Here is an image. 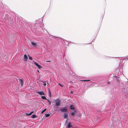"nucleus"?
<instances>
[{
	"label": "nucleus",
	"mask_w": 128,
	"mask_h": 128,
	"mask_svg": "<svg viewBox=\"0 0 128 128\" xmlns=\"http://www.w3.org/2000/svg\"><path fill=\"white\" fill-rule=\"evenodd\" d=\"M114 76L116 78V80L117 82V83L116 84H115V86H116L117 88L118 87L119 88L120 87L119 85L120 82V79L118 77H117V76H115V75H114Z\"/></svg>",
	"instance_id": "f257e3e1"
},
{
	"label": "nucleus",
	"mask_w": 128,
	"mask_h": 128,
	"mask_svg": "<svg viewBox=\"0 0 128 128\" xmlns=\"http://www.w3.org/2000/svg\"><path fill=\"white\" fill-rule=\"evenodd\" d=\"M55 106H59L60 105V101L58 99L56 100V101Z\"/></svg>",
	"instance_id": "f03ea898"
},
{
	"label": "nucleus",
	"mask_w": 128,
	"mask_h": 128,
	"mask_svg": "<svg viewBox=\"0 0 128 128\" xmlns=\"http://www.w3.org/2000/svg\"><path fill=\"white\" fill-rule=\"evenodd\" d=\"M120 70L118 69H116V74L118 76L120 74Z\"/></svg>",
	"instance_id": "7ed1b4c3"
},
{
	"label": "nucleus",
	"mask_w": 128,
	"mask_h": 128,
	"mask_svg": "<svg viewBox=\"0 0 128 128\" xmlns=\"http://www.w3.org/2000/svg\"><path fill=\"white\" fill-rule=\"evenodd\" d=\"M60 111L62 112H65L67 111V109L66 108H63L61 109Z\"/></svg>",
	"instance_id": "20e7f679"
},
{
	"label": "nucleus",
	"mask_w": 128,
	"mask_h": 128,
	"mask_svg": "<svg viewBox=\"0 0 128 128\" xmlns=\"http://www.w3.org/2000/svg\"><path fill=\"white\" fill-rule=\"evenodd\" d=\"M37 93L40 95H45L44 93L43 92V91L38 92Z\"/></svg>",
	"instance_id": "39448f33"
},
{
	"label": "nucleus",
	"mask_w": 128,
	"mask_h": 128,
	"mask_svg": "<svg viewBox=\"0 0 128 128\" xmlns=\"http://www.w3.org/2000/svg\"><path fill=\"white\" fill-rule=\"evenodd\" d=\"M92 80H81V78H80V81H85V82H88V81H90V83H92L91 82H92Z\"/></svg>",
	"instance_id": "423d86ee"
},
{
	"label": "nucleus",
	"mask_w": 128,
	"mask_h": 128,
	"mask_svg": "<svg viewBox=\"0 0 128 128\" xmlns=\"http://www.w3.org/2000/svg\"><path fill=\"white\" fill-rule=\"evenodd\" d=\"M24 61H27V59L28 58L26 54H25L24 56Z\"/></svg>",
	"instance_id": "0eeeda50"
},
{
	"label": "nucleus",
	"mask_w": 128,
	"mask_h": 128,
	"mask_svg": "<svg viewBox=\"0 0 128 128\" xmlns=\"http://www.w3.org/2000/svg\"><path fill=\"white\" fill-rule=\"evenodd\" d=\"M18 80L20 81V83L21 84L22 86L23 84V80L22 79H19Z\"/></svg>",
	"instance_id": "6e6552de"
},
{
	"label": "nucleus",
	"mask_w": 128,
	"mask_h": 128,
	"mask_svg": "<svg viewBox=\"0 0 128 128\" xmlns=\"http://www.w3.org/2000/svg\"><path fill=\"white\" fill-rule=\"evenodd\" d=\"M72 127V125L71 122H69L68 125V128H70V127Z\"/></svg>",
	"instance_id": "1a4fd4ad"
},
{
	"label": "nucleus",
	"mask_w": 128,
	"mask_h": 128,
	"mask_svg": "<svg viewBox=\"0 0 128 128\" xmlns=\"http://www.w3.org/2000/svg\"><path fill=\"white\" fill-rule=\"evenodd\" d=\"M64 118H66L68 117V114L66 113H64Z\"/></svg>",
	"instance_id": "9d476101"
},
{
	"label": "nucleus",
	"mask_w": 128,
	"mask_h": 128,
	"mask_svg": "<svg viewBox=\"0 0 128 128\" xmlns=\"http://www.w3.org/2000/svg\"><path fill=\"white\" fill-rule=\"evenodd\" d=\"M31 44H32L34 46H36V43L33 42H31Z\"/></svg>",
	"instance_id": "9b49d317"
},
{
	"label": "nucleus",
	"mask_w": 128,
	"mask_h": 128,
	"mask_svg": "<svg viewBox=\"0 0 128 128\" xmlns=\"http://www.w3.org/2000/svg\"><path fill=\"white\" fill-rule=\"evenodd\" d=\"M41 98H42L43 99H45L46 100H47V99L46 98V97L44 96H41Z\"/></svg>",
	"instance_id": "f8f14e48"
},
{
	"label": "nucleus",
	"mask_w": 128,
	"mask_h": 128,
	"mask_svg": "<svg viewBox=\"0 0 128 128\" xmlns=\"http://www.w3.org/2000/svg\"><path fill=\"white\" fill-rule=\"evenodd\" d=\"M33 62H34V64L36 66H37L39 64L36 62L34 61H33Z\"/></svg>",
	"instance_id": "ddd939ff"
},
{
	"label": "nucleus",
	"mask_w": 128,
	"mask_h": 128,
	"mask_svg": "<svg viewBox=\"0 0 128 128\" xmlns=\"http://www.w3.org/2000/svg\"><path fill=\"white\" fill-rule=\"evenodd\" d=\"M33 62H34V64L36 66H37L39 64L36 62L34 61H33Z\"/></svg>",
	"instance_id": "4468645a"
},
{
	"label": "nucleus",
	"mask_w": 128,
	"mask_h": 128,
	"mask_svg": "<svg viewBox=\"0 0 128 128\" xmlns=\"http://www.w3.org/2000/svg\"><path fill=\"white\" fill-rule=\"evenodd\" d=\"M70 108L71 109H74V107H73L72 105H71L70 106Z\"/></svg>",
	"instance_id": "2eb2a0df"
},
{
	"label": "nucleus",
	"mask_w": 128,
	"mask_h": 128,
	"mask_svg": "<svg viewBox=\"0 0 128 128\" xmlns=\"http://www.w3.org/2000/svg\"><path fill=\"white\" fill-rule=\"evenodd\" d=\"M46 110V108L44 109L41 112V114H42L44 112H45Z\"/></svg>",
	"instance_id": "dca6fc26"
},
{
	"label": "nucleus",
	"mask_w": 128,
	"mask_h": 128,
	"mask_svg": "<svg viewBox=\"0 0 128 128\" xmlns=\"http://www.w3.org/2000/svg\"><path fill=\"white\" fill-rule=\"evenodd\" d=\"M32 117L33 118H34L36 117V115H33L32 116Z\"/></svg>",
	"instance_id": "f3484780"
},
{
	"label": "nucleus",
	"mask_w": 128,
	"mask_h": 128,
	"mask_svg": "<svg viewBox=\"0 0 128 128\" xmlns=\"http://www.w3.org/2000/svg\"><path fill=\"white\" fill-rule=\"evenodd\" d=\"M40 69L42 68V67L40 65H38V66H37Z\"/></svg>",
	"instance_id": "a211bd4d"
},
{
	"label": "nucleus",
	"mask_w": 128,
	"mask_h": 128,
	"mask_svg": "<svg viewBox=\"0 0 128 128\" xmlns=\"http://www.w3.org/2000/svg\"><path fill=\"white\" fill-rule=\"evenodd\" d=\"M45 116L46 117H48L50 116V114H46Z\"/></svg>",
	"instance_id": "6ab92c4d"
},
{
	"label": "nucleus",
	"mask_w": 128,
	"mask_h": 128,
	"mask_svg": "<svg viewBox=\"0 0 128 128\" xmlns=\"http://www.w3.org/2000/svg\"><path fill=\"white\" fill-rule=\"evenodd\" d=\"M49 96H50V97H51V92H50V90H49Z\"/></svg>",
	"instance_id": "aec40b11"
},
{
	"label": "nucleus",
	"mask_w": 128,
	"mask_h": 128,
	"mask_svg": "<svg viewBox=\"0 0 128 128\" xmlns=\"http://www.w3.org/2000/svg\"><path fill=\"white\" fill-rule=\"evenodd\" d=\"M47 100L48 102L49 103V104L50 105L51 104V102H50V101L49 100H48L47 99V100Z\"/></svg>",
	"instance_id": "412c9836"
},
{
	"label": "nucleus",
	"mask_w": 128,
	"mask_h": 128,
	"mask_svg": "<svg viewBox=\"0 0 128 128\" xmlns=\"http://www.w3.org/2000/svg\"><path fill=\"white\" fill-rule=\"evenodd\" d=\"M28 56L29 57V59L30 60H32V57H30V56H29V55H28Z\"/></svg>",
	"instance_id": "4be33fe9"
},
{
	"label": "nucleus",
	"mask_w": 128,
	"mask_h": 128,
	"mask_svg": "<svg viewBox=\"0 0 128 128\" xmlns=\"http://www.w3.org/2000/svg\"><path fill=\"white\" fill-rule=\"evenodd\" d=\"M74 112H72L71 113V115L72 116H74Z\"/></svg>",
	"instance_id": "5701e85b"
},
{
	"label": "nucleus",
	"mask_w": 128,
	"mask_h": 128,
	"mask_svg": "<svg viewBox=\"0 0 128 128\" xmlns=\"http://www.w3.org/2000/svg\"><path fill=\"white\" fill-rule=\"evenodd\" d=\"M42 82H43V83H44V86H46V84L45 83V82H43V81H41Z\"/></svg>",
	"instance_id": "b1692460"
},
{
	"label": "nucleus",
	"mask_w": 128,
	"mask_h": 128,
	"mask_svg": "<svg viewBox=\"0 0 128 128\" xmlns=\"http://www.w3.org/2000/svg\"><path fill=\"white\" fill-rule=\"evenodd\" d=\"M26 114L28 116H30L31 115L30 113L28 114L27 113H26Z\"/></svg>",
	"instance_id": "393cba45"
},
{
	"label": "nucleus",
	"mask_w": 128,
	"mask_h": 128,
	"mask_svg": "<svg viewBox=\"0 0 128 128\" xmlns=\"http://www.w3.org/2000/svg\"><path fill=\"white\" fill-rule=\"evenodd\" d=\"M59 84L62 87H63V85H62L60 84Z\"/></svg>",
	"instance_id": "a878e982"
},
{
	"label": "nucleus",
	"mask_w": 128,
	"mask_h": 128,
	"mask_svg": "<svg viewBox=\"0 0 128 128\" xmlns=\"http://www.w3.org/2000/svg\"><path fill=\"white\" fill-rule=\"evenodd\" d=\"M34 113V112L33 111H32V112H30V114H32V113Z\"/></svg>",
	"instance_id": "bb28decb"
},
{
	"label": "nucleus",
	"mask_w": 128,
	"mask_h": 128,
	"mask_svg": "<svg viewBox=\"0 0 128 128\" xmlns=\"http://www.w3.org/2000/svg\"><path fill=\"white\" fill-rule=\"evenodd\" d=\"M126 58V60H128V58H127V57L126 58Z\"/></svg>",
	"instance_id": "cd10ccee"
},
{
	"label": "nucleus",
	"mask_w": 128,
	"mask_h": 128,
	"mask_svg": "<svg viewBox=\"0 0 128 128\" xmlns=\"http://www.w3.org/2000/svg\"><path fill=\"white\" fill-rule=\"evenodd\" d=\"M51 61L50 60H48V61H46V62H50Z\"/></svg>",
	"instance_id": "c85d7f7f"
},
{
	"label": "nucleus",
	"mask_w": 128,
	"mask_h": 128,
	"mask_svg": "<svg viewBox=\"0 0 128 128\" xmlns=\"http://www.w3.org/2000/svg\"><path fill=\"white\" fill-rule=\"evenodd\" d=\"M38 72H39V73L40 72H39V70H38Z\"/></svg>",
	"instance_id": "c756f323"
},
{
	"label": "nucleus",
	"mask_w": 128,
	"mask_h": 128,
	"mask_svg": "<svg viewBox=\"0 0 128 128\" xmlns=\"http://www.w3.org/2000/svg\"><path fill=\"white\" fill-rule=\"evenodd\" d=\"M108 82V84H109V83H110V82Z\"/></svg>",
	"instance_id": "7c9ffc66"
},
{
	"label": "nucleus",
	"mask_w": 128,
	"mask_h": 128,
	"mask_svg": "<svg viewBox=\"0 0 128 128\" xmlns=\"http://www.w3.org/2000/svg\"><path fill=\"white\" fill-rule=\"evenodd\" d=\"M80 116L82 115V114H81V113H80Z\"/></svg>",
	"instance_id": "2f4dec72"
},
{
	"label": "nucleus",
	"mask_w": 128,
	"mask_h": 128,
	"mask_svg": "<svg viewBox=\"0 0 128 128\" xmlns=\"http://www.w3.org/2000/svg\"><path fill=\"white\" fill-rule=\"evenodd\" d=\"M127 94L128 95L127 96H128V94Z\"/></svg>",
	"instance_id": "473e14b6"
},
{
	"label": "nucleus",
	"mask_w": 128,
	"mask_h": 128,
	"mask_svg": "<svg viewBox=\"0 0 128 128\" xmlns=\"http://www.w3.org/2000/svg\"><path fill=\"white\" fill-rule=\"evenodd\" d=\"M128 93V92H127Z\"/></svg>",
	"instance_id": "72a5a7b5"
},
{
	"label": "nucleus",
	"mask_w": 128,
	"mask_h": 128,
	"mask_svg": "<svg viewBox=\"0 0 128 128\" xmlns=\"http://www.w3.org/2000/svg\"><path fill=\"white\" fill-rule=\"evenodd\" d=\"M127 58H128V57H127Z\"/></svg>",
	"instance_id": "f704fd0d"
}]
</instances>
